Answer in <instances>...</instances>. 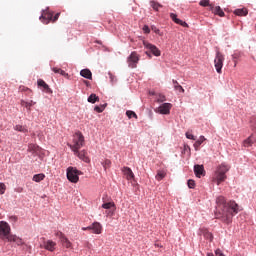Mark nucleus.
Listing matches in <instances>:
<instances>
[{
    "instance_id": "1",
    "label": "nucleus",
    "mask_w": 256,
    "mask_h": 256,
    "mask_svg": "<svg viewBox=\"0 0 256 256\" xmlns=\"http://www.w3.org/2000/svg\"><path fill=\"white\" fill-rule=\"evenodd\" d=\"M216 219H221L223 223L229 225L233 221V213H238L239 205L235 202H230L227 204L225 202V197L220 196L216 199Z\"/></svg>"
},
{
    "instance_id": "2",
    "label": "nucleus",
    "mask_w": 256,
    "mask_h": 256,
    "mask_svg": "<svg viewBox=\"0 0 256 256\" xmlns=\"http://www.w3.org/2000/svg\"><path fill=\"white\" fill-rule=\"evenodd\" d=\"M231 169V167L225 163H222L220 166L217 167L213 181L217 183V185H221L225 179H227V172Z\"/></svg>"
},
{
    "instance_id": "3",
    "label": "nucleus",
    "mask_w": 256,
    "mask_h": 256,
    "mask_svg": "<svg viewBox=\"0 0 256 256\" xmlns=\"http://www.w3.org/2000/svg\"><path fill=\"white\" fill-rule=\"evenodd\" d=\"M85 145V136H83V133L76 132L73 135L72 144H68V147L73 151V153H77L81 147H84Z\"/></svg>"
},
{
    "instance_id": "4",
    "label": "nucleus",
    "mask_w": 256,
    "mask_h": 256,
    "mask_svg": "<svg viewBox=\"0 0 256 256\" xmlns=\"http://www.w3.org/2000/svg\"><path fill=\"white\" fill-rule=\"evenodd\" d=\"M79 175H83V172L73 166L68 167L66 170V176L70 183H79Z\"/></svg>"
},
{
    "instance_id": "5",
    "label": "nucleus",
    "mask_w": 256,
    "mask_h": 256,
    "mask_svg": "<svg viewBox=\"0 0 256 256\" xmlns=\"http://www.w3.org/2000/svg\"><path fill=\"white\" fill-rule=\"evenodd\" d=\"M223 61H225V56H223V54H221V52H217L216 57L214 59V67H215L217 73H219L220 75H221L222 69H223Z\"/></svg>"
},
{
    "instance_id": "6",
    "label": "nucleus",
    "mask_w": 256,
    "mask_h": 256,
    "mask_svg": "<svg viewBox=\"0 0 256 256\" xmlns=\"http://www.w3.org/2000/svg\"><path fill=\"white\" fill-rule=\"evenodd\" d=\"M42 240L43 243L40 244V249H46V251H50L51 253H53V251H55L57 247V242L53 240H47L45 238H42Z\"/></svg>"
},
{
    "instance_id": "7",
    "label": "nucleus",
    "mask_w": 256,
    "mask_h": 256,
    "mask_svg": "<svg viewBox=\"0 0 256 256\" xmlns=\"http://www.w3.org/2000/svg\"><path fill=\"white\" fill-rule=\"evenodd\" d=\"M140 56L137 54V52H132L130 54V57L127 58L128 67L130 69H136L137 63H139Z\"/></svg>"
},
{
    "instance_id": "8",
    "label": "nucleus",
    "mask_w": 256,
    "mask_h": 256,
    "mask_svg": "<svg viewBox=\"0 0 256 256\" xmlns=\"http://www.w3.org/2000/svg\"><path fill=\"white\" fill-rule=\"evenodd\" d=\"M11 233V226L5 221H0V239H4Z\"/></svg>"
},
{
    "instance_id": "9",
    "label": "nucleus",
    "mask_w": 256,
    "mask_h": 256,
    "mask_svg": "<svg viewBox=\"0 0 256 256\" xmlns=\"http://www.w3.org/2000/svg\"><path fill=\"white\" fill-rule=\"evenodd\" d=\"M102 209H106V215L112 217V215H115V209H117V207L115 206V202H104Z\"/></svg>"
},
{
    "instance_id": "10",
    "label": "nucleus",
    "mask_w": 256,
    "mask_h": 256,
    "mask_svg": "<svg viewBox=\"0 0 256 256\" xmlns=\"http://www.w3.org/2000/svg\"><path fill=\"white\" fill-rule=\"evenodd\" d=\"M173 104L171 103H163L156 109V113H160V115H169L171 113V109Z\"/></svg>"
},
{
    "instance_id": "11",
    "label": "nucleus",
    "mask_w": 256,
    "mask_h": 256,
    "mask_svg": "<svg viewBox=\"0 0 256 256\" xmlns=\"http://www.w3.org/2000/svg\"><path fill=\"white\" fill-rule=\"evenodd\" d=\"M143 45L146 49L151 51L155 57H161V50L159 48H157V46H155L147 41H143Z\"/></svg>"
},
{
    "instance_id": "12",
    "label": "nucleus",
    "mask_w": 256,
    "mask_h": 256,
    "mask_svg": "<svg viewBox=\"0 0 256 256\" xmlns=\"http://www.w3.org/2000/svg\"><path fill=\"white\" fill-rule=\"evenodd\" d=\"M40 20L45 25H49V23H51V21L53 22V12H49V10H45L42 13V16L40 17Z\"/></svg>"
},
{
    "instance_id": "13",
    "label": "nucleus",
    "mask_w": 256,
    "mask_h": 256,
    "mask_svg": "<svg viewBox=\"0 0 256 256\" xmlns=\"http://www.w3.org/2000/svg\"><path fill=\"white\" fill-rule=\"evenodd\" d=\"M74 155H76V157L80 158L81 161H84V163H89L91 160L89 159V156H87V151L86 150H76V152H74Z\"/></svg>"
},
{
    "instance_id": "14",
    "label": "nucleus",
    "mask_w": 256,
    "mask_h": 256,
    "mask_svg": "<svg viewBox=\"0 0 256 256\" xmlns=\"http://www.w3.org/2000/svg\"><path fill=\"white\" fill-rule=\"evenodd\" d=\"M170 18L172 19V21H174V23H176L177 25H181L182 27H189V24H187V22L177 18V14L175 13H170Z\"/></svg>"
},
{
    "instance_id": "15",
    "label": "nucleus",
    "mask_w": 256,
    "mask_h": 256,
    "mask_svg": "<svg viewBox=\"0 0 256 256\" xmlns=\"http://www.w3.org/2000/svg\"><path fill=\"white\" fill-rule=\"evenodd\" d=\"M103 232V226L99 222L92 223V233L95 235H101Z\"/></svg>"
},
{
    "instance_id": "16",
    "label": "nucleus",
    "mask_w": 256,
    "mask_h": 256,
    "mask_svg": "<svg viewBox=\"0 0 256 256\" xmlns=\"http://www.w3.org/2000/svg\"><path fill=\"white\" fill-rule=\"evenodd\" d=\"M122 172L128 181H131V179L135 178V174H133V170H131V168L129 167H124L122 169Z\"/></svg>"
},
{
    "instance_id": "17",
    "label": "nucleus",
    "mask_w": 256,
    "mask_h": 256,
    "mask_svg": "<svg viewBox=\"0 0 256 256\" xmlns=\"http://www.w3.org/2000/svg\"><path fill=\"white\" fill-rule=\"evenodd\" d=\"M210 11L214 13V15H218L219 17H225V12L221 9L220 6H210Z\"/></svg>"
},
{
    "instance_id": "18",
    "label": "nucleus",
    "mask_w": 256,
    "mask_h": 256,
    "mask_svg": "<svg viewBox=\"0 0 256 256\" xmlns=\"http://www.w3.org/2000/svg\"><path fill=\"white\" fill-rule=\"evenodd\" d=\"M194 173L196 177H201V175H205V168L203 165L197 164L194 166Z\"/></svg>"
},
{
    "instance_id": "19",
    "label": "nucleus",
    "mask_w": 256,
    "mask_h": 256,
    "mask_svg": "<svg viewBox=\"0 0 256 256\" xmlns=\"http://www.w3.org/2000/svg\"><path fill=\"white\" fill-rule=\"evenodd\" d=\"M37 83H38V87H42L43 91H46V93H51V88H49V85L45 83L44 80L39 79Z\"/></svg>"
},
{
    "instance_id": "20",
    "label": "nucleus",
    "mask_w": 256,
    "mask_h": 256,
    "mask_svg": "<svg viewBox=\"0 0 256 256\" xmlns=\"http://www.w3.org/2000/svg\"><path fill=\"white\" fill-rule=\"evenodd\" d=\"M256 136V134H251V136H249L247 139H245L244 141H243V146L244 147H252L253 146V143H255L254 142V140H253V138Z\"/></svg>"
},
{
    "instance_id": "21",
    "label": "nucleus",
    "mask_w": 256,
    "mask_h": 256,
    "mask_svg": "<svg viewBox=\"0 0 256 256\" xmlns=\"http://www.w3.org/2000/svg\"><path fill=\"white\" fill-rule=\"evenodd\" d=\"M81 77H84L85 79H93V74L91 73V70L89 69H83L80 71Z\"/></svg>"
},
{
    "instance_id": "22",
    "label": "nucleus",
    "mask_w": 256,
    "mask_h": 256,
    "mask_svg": "<svg viewBox=\"0 0 256 256\" xmlns=\"http://www.w3.org/2000/svg\"><path fill=\"white\" fill-rule=\"evenodd\" d=\"M248 13L246 8H239L234 11V15H238V17H245Z\"/></svg>"
},
{
    "instance_id": "23",
    "label": "nucleus",
    "mask_w": 256,
    "mask_h": 256,
    "mask_svg": "<svg viewBox=\"0 0 256 256\" xmlns=\"http://www.w3.org/2000/svg\"><path fill=\"white\" fill-rule=\"evenodd\" d=\"M60 242L66 249H73V243L69 241V238L67 236L63 240H60Z\"/></svg>"
},
{
    "instance_id": "24",
    "label": "nucleus",
    "mask_w": 256,
    "mask_h": 256,
    "mask_svg": "<svg viewBox=\"0 0 256 256\" xmlns=\"http://www.w3.org/2000/svg\"><path fill=\"white\" fill-rule=\"evenodd\" d=\"M36 102L31 100L30 102H26L25 100H21L20 105H22V107H26V109H28L29 111H31V107H33V105H35Z\"/></svg>"
},
{
    "instance_id": "25",
    "label": "nucleus",
    "mask_w": 256,
    "mask_h": 256,
    "mask_svg": "<svg viewBox=\"0 0 256 256\" xmlns=\"http://www.w3.org/2000/svg\"><path fill=\"white\" fill-rule=\"evenodd\" d=\"M41 148L37 144H29L28 151L29 153H39Z\"/></svg>"
},
{
    "instance_id": "26",
    "label": "nucleus",
    "mask_w": 256,
    "mask_h": 256,
    "mask_svg": "<svg viewBox=\"0 0 256 256\" xmlns=\"http://www.w3.org/2000/svg\"><path fill=\"white\" fill-rule=\"evenodd\" d=\"M14 131H19L20 133H29V129L27 128V126L23 125L14 126Z\"/></svg>"
},
{
    "instance_id": "27",
    "label": "nucleus",
    "mask_w": 256,
    "mask_h": 256,
    "mask_svg": "<svg viewBox=\"0 0 256 256\" xmlns=\"http://www.w3.org/2000/svg\"><path fill=\"white\" fill-rule=\"evenodd\" d=\"M172 83L176 91H179V93H185V89L183 88V86L179 85V82H177V80H172Z\"/></svg>"
},
{
    "instance_id": "28",
    "label": "nucleus",
    "mask_w": 256,
    "mask_h": 256,
    "mask_svg": "<svg viewBox=\"0 0 256 256\" xmlns=\"http://www.w3.org/2000/svg\"><path fill=\"white\" fill-rule=\"evenodd\" d=\"M45 179V174L40 173L33 176L32 181H35V183H41Z\"/></svg>"
},
{
    "instance_id": "29",
    "label": "nucleus",
    "mask_w": 256,
    "mask_h": 256,
    "mask_svg": "<svg viewBox=\"0 0 256 256\" xmlns=\"http://www.w3.org/2000/svg\"><path fill=\"white\" fill-rule=\"evenodd\" d=\"M52 71L54 73H59V75H62V77H69V74L65 72V70H62L61 68L53 67Z\"/></svg>"
},
{
    "instance_id": "30",
    "label": "nucleus",
    "mask_w": 256,
    "mask_h": 256,
    "mask_svg": "<svg viewBox=\"0 0 256 256\" xmlns=\"http://www.w3.org/2000/svg\"><path fill=\"white\" fill-rule=\"evenodd\" d=\"M205 141V136H200L199 139L194 143V149L197 151L201 144Z\"/></svg>"
},
{
    "instance_id": "31",
    "label": "nucleus",
    "mask_w": 256,
    "mask_h": 256,
    "mask_svg": "<svg viewBox=\"0 0 256 256\" xmlns=\"http://www.w3.org/2000/svg\"><path fill=\"white\" fill-rule=\"evenodd\" d=\"M150 5H151L152 9H154V11H159V9H161V7H163V5H161L159 2H156V1H151Z\"/></svg>"
},
{
    "instance_id": "32",
    "label": "nucleus",
    "mask_w": 256,
    "mask_h": 256,
    "mask_svg": "<svg viewBox=\"0 0 256 256\" xmlns=\"http://www.w3.org/2000/svg\"><path fill=\"white\" fill-rule=\"evenodd\" d=\"M156 101L157 103H165V101H167V98L163 94H156Z\"/></svg>"
},
{
    "instance_id": "33",
    "label": "nucleus",
    "mask_w": 256,
    "mask_h": 256,
    "mask_svg": "<svg viewBox=\"0 0 256 256\" xmlns=\"http://www.w3.org/2000/svg\"><path fill=\"white\" fill-rule=\"evenodd\" d=\"M166 175H167V173H165V171H163V170L158 171V173L156 175L157 181H162V179H165Z\"/></svg>"
},
{
    "instance_id": "34",
    "label": "nucleus",
    "mask_w": 256,
    "mask_h": 256,
    "mask_svg": "<svg viewBox=\"0 0 256 256\" xmlns=\"http://www.w3.org/2000/svg\"><path fill=\"white\" fill-rule=\"evenodd\" d=\"M99 101V97L96 94H91L88 97V103H97Z\"/></svg>"
},
{
    "instance_id": "35",
    "label": "nucleus",
    "mask_w": 256,
    "mask_h": 256,
    "mask_svg": "<svg viewBox=\"0 0 256 256\" xmlns=\"http://www.w3.org/2000/svg\"><path fill=\"white\" fill-rule=\"evenodd\" d=\"M203 235L206 239H209V241H213V234H211L209 231L204 230Z\"/></svg>"
},
{
    "instance_id": "36",
    "label": "nucleus",
    "mask_w": 256,
    "mask_h": 256,
    "mask_svg": "<svg viewBox=\"0 0 256 256\" xmlns=\"http://www.w3.org/2000/svg\"><path fill=\"white\" fill-rule=\"evenodd\" d=\"M126 115H127L128 119H131L132 117L137 119V114L134 111L128 110V111H126Z\"/></svg>"
},
{
    "instance_id": "37",
    "label": "nucleus",
    "mask_w": 256,
    "mask_h": 256,
    "mask_svg": "<svg viewBox=\"0 0 256 256\" xmlns=\"http://www.w3.org/2000/svg\"><path fill=\"white\" fill-rule=\"evenodd\" d=\"M199 5H201V7H210L211 8L209 0H201Z\"/></svg>"
},
{
    "instance_id": "38",
    "label": "nucleus",
    "mask_w": 256,
    "mask_h": 256,
    "mask_svg": "<svg viewBox=\"0 0 256 256\" xmlns=\"http://www.w3.org/2000/svg\"><path fill=\"white\" fill-rule=\"evenodd\" d=\"M7 190V186L5 183H0V195H5V191Z\"/></svg>"
},
{
    "instance_id": "39",
    "label": "nucleus",
    "mask_w": 256,
    "mask_h": 256,
    "mask_svg": "<svg viewBox=\"0 0 256 256\" xmlns=\"http://www.w3.org/2000/svg\"><path fill=\"white\" fill-rule=\"evenodd\" d=\"M4 239H7L10 243H15V239H17V236L8 234Z\"/></svg>"
},
{
    "instance_id": "40",
    "label": "nucleus",
    "mask_w": 256,
    "mask_h": 256,
    "mask_svg": "<svg viewBox=\"0 0 256 256\" xmlns=\"http://www.w3.org/2000/svg\"><path fill=\"white\" fill-rule=\"evenodd\" d=\"M239 57H241V54L239 53H234L232 55V60L234 61L235 65H237V59H239Z\"/></svg>"
},
{
    "instance_id": "41",
    "label": "nucleus",
    "mask_w": 256,
    "mask_h": 256,
    "mask_svg": "<svg viewBox=\"0 0 256 256\" xmlns=\"http://www.w3.org/2000/svg\"><path fill=\"white\" fill-rule=\"evenodd\" d=\"M94 110L97 112V113H103V111H105V106H95Z\"/></svg>"
},
{
    "instance_id": "42",
    "label": "nucleus",
    "mask_w": 256,
    "mask_h": 256,
    "mask_svg": "<svg viewBox=\"0 0 256 256\" xmlns=\"http://www.w3.org/2000/svg\"><path fill=\"white\" fill-rule=\"evenodd\" d=\"M104 169H107V167H111V160L107 159L102 163Z\"/></svg>"
},
{
    "instance_id": "43",
    "label": "nucleus",
    "mask_w": 256,
    "mask_h": 256,
    "mask_svg": "<svg viewBox=\"0 0 256 256\" xmlns=\"http://www.w3.org/2000/svg\"><path fill=\"white\" fill-rule=\"evenodd\" d=\"M189 189H195V181L194 180H188L187 183Z\"/></svg>"
},
{
    "instance_id": "44",
    "label": "nucleus",
    "mask_w": 256,
    "mask_h": 256,
    "mask_svg": "<svg viewBox=\"0 0 256 256\" xmlns=\"http://www.w3.org/2000/svg\"><path fill=\"white\" fill-rule=\"evenodd\" d=\"M56 237H58V238L60 239V241H61V240H63L66 236H65V234H63V232L58 231V232H56Z\"/></svg>"
},
{
    "instance_id": "45",
    "label": "nucleus",
    "mask_w": 256,
    "mask_h": 256,
    "mask_svg": "<svg viewBox=\"0 0 256 256\" xmlns=\"http://www.w3.org/2000/svg\"><path fill=\"white\" fill-rule=\"evenodd\" d=\"M61 16V13H56L55 14V16H52V23H55L58 19H59V17Z\"/></svg>"
},
{
    "instance_id": "46",
    "label": "nucleus",
    "mask_w": 256,
    "mask_h": 256,
    "mask_svg": "<svg viewBox=\"0 0 256 256\" xmlns=\"http://www.w3.org/2000/svg\"><path fill=\"white\" fill-rule=\"evenodd\" d=\"M143 32L146 33V34H149L151 33V29H149V26L145 25L143 28H142Z\"/></svg>"
},
{
    "instance_id": "47",
    "label": "nucleus",
    "mask_w": 256,
    "mask_h": 256,
    "mask_svg": "<svg viewBox=\"0 0 256 256\" xmlns=\"http://www.w3.org/2000/svg\"><path fill=\"white\" fill-rule=\"evenodd\" d=\"M14 243H16V245H23V240L16 236V239H15Z\"/></svg>"
},
{
    "instance_id": "48",
    "label": "nucleus",
    "mask_w": 256,
    "mask_h": 256,
    "mask_svg": "<svg viewBox=\"0 0 256 256\" xmlns=\"http://www.w3.org/2000/svg\"><path fill=\"white\" fill-rule=\"evenodd\" d=\"M215 255H216V256H225V254L223 253V251H221V249H217V250L215 251Z\"/></svg>"
},
{
    "instance_id": "49",
    "label": "nucleus",
    "mask_w": 256,
    "mask_h": 256,
    "mask_svg": "<svg viewBox=\"0 0 256 256\" xmlns=\"http://www.w3.org/2000/svg\"><path fill=\"white\" fill-rule=\"evenodd\" d=\"M186 138L195 141V137L193 136V134H190L189 132L186 133Z\"/></svg>"
},
{
    "instance_id": "50",
    "label": "nucleus",
    "mask_w": 256,
    "mask_h": 256,
    "mask_svg": "<svg viewBox=\"0 0 256 256\" xmlns=\"http://www.w3.org/2000/svg\"><path fill=\"white\" fill-rule=\"evenodd\" d=\"M86 229H87V231H93V224L88 226V227H86Z\"/></svg>"
},
{
    "instance_id": "51",
    "label": "nucleus",
    "mask_w": 256,
    "mask_h": 256,
    "mask_svg": "<svg viewBox=\"0 0 256 256\" xmlns=\"http://www.w3.org/2000/svg\"><path fill=\"white\" fill-rule=\"evenodd\" d=\"M82 231H87V227H83V228H82Z\"/></svg>"
},
{
    "instance_id": "52",
    "label": "nucleus",
    "mask_w": 256,
    "mask_h": 256,
    "mask_svg": "<svg viewBox=\"0 0 256 256\" xmlns=\"http://www.w3.org/2000/svg\"><path fill=\"white\" fill-rule=\"evenodd\" d=\"M207 256H215L213 253H208Z\"/></svg>"
},
{
    "instance_id": "53",
    "label": "nucleus",
    "mask_w": 256,
    "mask_h": 256,
    "mask_svg": "<svg viewBox=\"0 0 256 256\" xmlns=\"http://www.w3.org/2000/svg\"><path fill=\"white\" fill-rule=\"evenodd\" d=\"M146 55H148V57H151V54H149V52H146Z\"/></svg>"
},
{
    "instance_id": "54",
    "label": "nucleus",
    "mask_w": 256,
    "mask_h": 256,
    "mask_svg": "<svg viewBox=\"0 0 256 256\" xmlns=\"http://www.w3.org/2000/svg\"><path fill=\"white\" fill-rule=\"evenodd\" d=\"M151 95H155V93L152 92Z\"/></svg>"
}]
</instances>
